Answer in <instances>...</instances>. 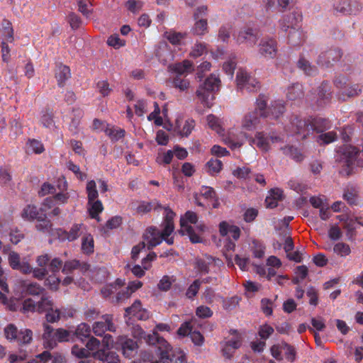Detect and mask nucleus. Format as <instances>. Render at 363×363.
<instances>
[{
  "instance_id": "1",
  "label": "nucleus",
  "mask_w": 363,
  "mask_h": 363,
  "mask_svg": "<svg viewBox=\"0 0 363 363\" xmlns=\"http://www.w3.org/2000/svg\"><path fill=\"white\" fill-rule=\"evenodd\" d=\"M207 227L202 222L199 220L196 213L188 211L180 218L179 233L182 235H186L193 243L201 242L202 236L206 230Z\"/></svg>"
},
{
  "instance_id": "2",
  "label": "nucleus",
  "mask_w": 363,
  "mask_h": 363,
  "mask_svg": "<svg viewBox=\"0 0 363 363\" xmlns=\"http://www.w3.org/2000/svg\"><path fill=\"white\" fill-rule=\"evenodd\" d=\"M330 126V121L325 118H316L309 125L306 121L300 120L296 116L290 122L286 130H289L292 135H301L302 138H305L311 129L315 130L317 132H322L328 129Z\"/></svg>"
},
{
  "instance_id": "3",
  "label": "nucleus",
  "mask_w": 363,
  "mask_h": 363,
  "mask_svg": "<svg viewBox=\"0 0 363 363\" xmlns=\"http://www.w3.org/2000/svg\"><path fill=\"white\" fill-rule=\"evenodd\" d=\"M220 79L216 74H211L206 79L204 82L201 84L197 91L196 96L199 100L206 106L210 107L214 99V92L218 90L220 86Z\"/></svg>"
},
{
  "instance_id": "4",
  "label": "nucleus",
  "mask_w": 363,
  "mask_h": 363,
  "mask_svg": "<svg viewBox=\"0 0 363 363\" xmlns=\"http://www.w3.org/2000/svg\"><path fill=\"white\" fill-rule=\"evenodd\" d=\"M139 331H134L135 337L144 338L149 345H157L160 352V360L162 363H169L171 360L169 355H166L169 349V343L162 337L158 336L157 331L154 330L152 334L146 335L145 333L140 328Z\"/></svg>"
},
{
  "instance_id": "5",
  "label": "nucleus",
  "mask_w": 363,
  "mask_h": 363,
  "mask_svg": "<svg viewBox=\"0 0 363 363\" xmlns=\"http://www.w3.org/2000/svg\"><path fill=\"white\" fill-rule=\"evenodd\" d=\"M44 333L43 338L44 346L46 348L55 347L57 342H67L69 340V332L63 328L54 330L50 325L45 323L43 325Z\"/></svg>"
},
{
  "instance_id": "6",
  "label": "nucleus",
  "mask_w": 363,
  "mask_h": 363,
  "mask_svg": "<svg viewBox=\"0 0 363 363\" xmlns=\"http://www.w3.org/2000/svg\"><path fill=\"white\" fill-rule=\"evenodd\" d=\"M250 142L260 150L268 152L272 146L282 144L284 138L275 133L267 135L263 132H257L254 138H250Z\"/></svg>"
},
{
  "instance_id": "7",
  "label": "nucleus",
  "mask_w": 363,
  "mask_h": 363,
  "mask_svg": "<svg viewBox=\"0 0 363 363\" xmlns=\"http://www.w3.org/2000/svg\"><path fill=\"white\" fill-rule=\"evenodd\" d=\"M258 38L257 31L249 27L241 28L234 35V39L236 40V43L239 45H244L247 48L254 47Z\"/></svg>"
},
{
  "instance_id": "8",
  "label": "nucleus",
  "mask_w": 363,
  "mask_h": 363,
  "mask_svg": "<svg viewBox=\"0 0 363 363\" xmlns=\"http://www.w3.org/2000/svg\"><path fill=\"white\" fill-rule=\"evenodd\" d=\"M238 87L240 89H246L248 91H256L259 88L258 81L250 76L245 70L238 69L236 75Z\"/></svg>"
},
{
  "instance_id": "9",
  "label": "nucleus",
  "mask_w": 363,
  "mask_h": 363,
  "mask_svg": "<svg viewBox=\"0 0 363 363\" xmlns=\"http://www.w3.org/2000/svg\"><path fill=\"white\" fill-rule=\"evenodd\" d=\"M113 317L111 314L101 316V320L96 321L92 325V331L95 335L102 337L106 331L115 332L116 326L113 323Z\"/></svg>"
},
{
  "instance_id": "10",
  "label": "nucleus",
  "mask_w": 363,
  "mask_h": 363,
  "mask_svg": "<svg viewBox=\"0 0 363 363\" xmlns=\"http://www.w3.org/2000/svg\"><path fill=\"white\" fill-rule=\"evenodd\" d=\"M333 7L337 12L346 14H357L362 9V5L357 1L333 0Z\"/></svg>"
},
{
  "instance_id": "11",
  "label": "nucleus",
  "mask_w": 363,
  "mask_h": 363,
  "mask_svg": "<svg viewBox=\"0 0 363 363\" xmlns=\"http://www.w3.org/2000/svg\"><path fill=\"white\" fill-rule=\"evenodd\" d=\"M10 267L16 270L21 271L23 274H28L30 271V264L28 260L21 259L20 255L16 252H10L8 257Z\"/></svg>"
},
{
  "instance_id": "12",
  "label": "nucleus",
  "mask_w": 363,
  "mask_h": 363,
  "mask_svg": "<svg viewBox=\"0 0 363 363\" xmlns=\"http://www.w3.org/2000/svg\"><path fill=\"white\" fill-rule=\"evenodd\" d=\"M84 229L85 227L82 223H75L72 225L69 231L59 229L57 231V234L61 241H73L83 233Z\"/></svg>"
},
{
  "instance_id": "13",
  "label": "nucleus",
  "mask_w": 363,
  "mask_h": 363,
  "mask_svg": "<svg viewBox=\"0 0 363 363\" xmlns=\"http://www.w3.org/2000/svg\"><path fill=\"white\" fill-rule=\"evenodd\" d=\"M242 345V340L240 335L233 336L231 338L226 340L223 343L222 353L227 358L230 359L235 350Z\"/></svg>"
},
{
  "instance_id": "14",
  "label": "nucleus",
  "mask_w": 363,
  "mask_h": 363,
  "mask_svg": "<svg viewBox=\"0 0 363 363\" xmlns=\"http://www.w3.org/2000/svg\"><path fill=\"white\" fill-rule=\"evenodd\" d=\"M259 52L265 57H275L277 52L276 41L272 38L262 39L259 44Z\"/></svg>"
},
{
  "instance_id": "15",
  "label": "nucleus",
  "mask_w": 363,
  "mask_h": 363,
  "mask_svg": "<svg viewBox=\"0 0 363 363\" xmlns=\"http://www.w3.org/2000/svg\"><path fill=\"white\" fill-rule=\"evenodd\" d=\"M163 230L162 233L155 227L148 228L144 233L143 238L147 244L148 250L160 245L162 242Z\"/></svg>"
},
{
  "instance_id": "16",
  "label": "nucleus",
  "mask_w": 363,
  "mask_h": 363,
  "mask_svg": "<svg viewBox=\"0 0 363 363\" xmlns=\"http://www.w3.org/2000/svg\"><path fill=\"white\" fill-rule=\"evenodd\" d=\"M221 261L215 259L211 256H206L203 259H197L196 262V268L201 274H207L211 269L216 268L220 264Z\"/></svg>"
},
{
  "instance_id": "17",
  "label": "nucleus",
  "mask_w": 363,
  "mask_h": 363,
  "mask_svg": "<svg viewBox=\"0 0 363 363\" xmlns=\"http://www.w3.org/2000/svg\"><path fill=\"white\" fill-rule=\"evenodd\" d=\"M120 344L121 345L123 354L128 358L134 357L137 353L138 345L136 342L131 339H128L126 337L120 336L116 345Z\"/></svg>"
},
{
  "instance_id": "18",
  "label": "nucleus",
  "mask_w": 363,
  "mask_h": 363,
  "mask_svg": "<svg viewBox=\"0 0 363 363\" xmlns=\"http://www.w3.org/2000/svg\"><path fill=\"white\" fill-rule=\"evenodd\" d=\"M342 53L338 49H330L324 52H322L318 59V62L325 67H328L333 62H335L340 59Z\"/></svg>"
},
{
  "instance_id": "19",
  "label": "nucleus",
  "mask_w": 363,
  "mask_h": 363,
  "mask_svg": "<svg viewBox=\"0 0 363 363\" xmlns=\"http://www.w3.org/2000/svg\"><path fill=\"white\" fill-rule=\"evenodd\" d=\"M247 138V135L243 131H241L238 135L234 131H230L228 136L224 138V142L231 149H235L240 147L243 145L245 140Z\"/></svg>"
},
{
  "instance_id": "20",
  "label": "nucleus",
  "mask_w": 363,
  "mask_h": 363,
  "mask_svg": "<svg viewBox=\"0 0 363 363\" xmlns=\"http://www.w3.org/2000/svg\"><path fill=\"white\" fill-rule=\"evenodd\" d=\"M259 124V118L256 111L246 114L241 122V128L243 131H252L257 128Z\"/></svg>"
},
{
  "instance_id": "21",
  "label": "nucleus",
  "mask_w": 363,
  "mask_h": 363,
  "mask_svg": "<svg viewBox=\"0 0 363 363\" xmlns=\"http://www.w3.org/2000/svg\"><path fill=\"white\" fill-rule=\"evenodd\" d=\"M219 233L222 236L229 235L235 240H238L240 236V229L239 227L231 225L226 221H223L219 224Z\"/></svg>"
},
{
  "instance_id": "22",
  "label": "nucleus",
  "mask_w": 363,
  "mask_h": 363,
  "mask_svg": "<svg viewBox=\"0 0 363 363\" xmlns=\"http://www.w3.org/2000/svg\"><path fill=\"white\" fill-rule=\"evenodd\" d=\"M164 220L163 222V236H169L174 230V218L175 213L169 208H164Z\"/></svg>"
},
{
  "instance_id": "23",
  "label": "nucleus",
  "mask_w": 363,
  "mask_h": 363,
  "mask_svg": "<svg viewBox=\"0 0 363 363\" xmlns=\"http://www.w3.org/2000/svg\"><path fill=\"white\" fill-rule=\"evenodd\" d=\"M156 257V254L155 252L150 253L147 255L146 257L143 259L142 264L143 267L140 265H135L132 268V272L133 274L138 277H142L145 275V270H147L150 267V262L152 260H154Z\"/></svg>"
},
{
  "instance_id": "24",
  "label": "nucleus",
  "mask_w": 363,
  "mask_h": 363,
  "mask_svg": "<svg viewBox=\"0 0 363 363\" xmlns=\"http://www.w3.org/2000/svg\"><path fill=\"white\" fill-rule=\"evenodd\" d=\"M58 187L61 190L60 192L56 193L53 196L55 200L60 204H65L70 198V192L67 191V183L65 180L61 179L58 181Z\"/></svg>"
},
{
  "instance_id": "25",
  "label": "nucleus",
  "mask_w": 363,
  "mask_h": 363,
  "mask_svg": "<svg viewBox=\"0 0 363 363\" xmlns=\"http://www.w3.org/2000/svg\"><path fill=\"white\" fill-rule=\"evenodd\" d=\"M282 198L283 191L281 189L278 188L271 189L265 199L266 206L270 208H275Z\"/></svg>"
},
{
  "instance_id": "26",
  "label": "nucleus",
  "mask_w": 363,
  "mask_h": 363,
  "mask_svg": "<svg viewBox=\"0 0 363 363\" xmlns=\"http://www.w3.org/2000/svg\"><path fill=\"white\" fill-rule=\"evenodd\" d=\"M72 316L73 312L72 311H68L67 313H63L60 309H54L53 307H52V309L47 311L46 320L50 323H55L61 318H67Z\"/></svg>"
},
{
  "instance_id": "27",
  "label": "nucleus",
  "mask_w": 363,
  "mask_h": 363,
  "mask_svg": "<svg viewBox=\"0 0 363 363\" xmlns=\"http://www.w3.org/2000/svg\"><path fill=\"white\" fill-rule=\"evenodd\" d=\"M299 21V16L296 13H290L285 16L280 22L281 28L284 31L296 28L295 26Z\"/></svg>"
},
{
  "instance_id": "28",
  "label": "nucleus",
  "mask_w": 363,
  "mask_h": 363,
  "mask_svg": "<svg viewBox=\"0 0 363 363\" xmlns=\"http://www.w3.org/2000/svg\"><path fill=\"white\" fill-rule=\"evenodd\" d=\"M71 77L70 69L69 67L60 65L55 70V77L60 86H63L65 82Z\"/></svg>"
},
{
  "instance_id": "29",
  "label": "nucleus",
  "mask_w": 363,
  "mask_h": 363,
  "mask_svg": "<svg viewBox=\"0 0 363 363\" xmlns=\"http://www.w3.org/2000/svg\"><path fill=\"white\" fill-rule=\"evenodd\" d=\"M169 68L175 73L182 75L190 73L193 71L192 62L189 60H184L182 62L170 65Z\"/></svg>"
},
{
  "instance_id": "30",
  "label": "nucleus",
  "mask_w": 363,
  "mask_h": 363,
  "mask_svg": "<svg viewBox=\"0 0 363 363\" xmlns=\"http://www.w3.org/2000/svg\"><path fill=\"white\" fill-rule=\"evenodd\" d=\"M143 283L140 281H133L129 282L125 291L123 292H119L117 295V301H123L130 296L136 290L142 287Z\"/></svg>"
},
{
  "instance_id": "31",
  "label": "nucleus",
  "mask_w": 363,
  "mask_h": 363,
  "mask_svg": "<svg viewBox=\"0 0 363 363\" xmlns=\"http://www.w3.org/2000/svg\"><path fill=\"white\" fill-rule=\"evenodd\" d=\"M87 208L91 218L99 220V215L104 210V206L98 199L92 201H88Z\"/></svg>"
},
{
  "instance_id": "32",
  "label": "nucleus",
  "mask_w": 363,
  "mask_h": 363,
  "mask_svg": "<svg viewBox=\"0 0 363 363\" xmlns=\"http://www.w3.org/2000/svg\"><path fill=\"white\" fill-rule=\"evenodd\" d=\"M285 111V107L284 104V101L281 100H276L272 102L270 106L269 107V112L270 116L268 118H277Z\"/></svg>"
},
{
  "instance_id": "33",
  "label": "nucleus",
  "mask_w": 363,
  "mask_h": 363,
  "mask_svg": "<svg viewBox=\"0 0 363 363\" xmlns=\"http://www.w3.org/2000/svg\"><path fill=\"white\" fill-rule=\"evenodd\" d=\"M94 357L106 363H120L118 355L113 352L99 350L94 354Z\"/></svg>"
},
{
  "instance_id": "34",
  "label": "nucleus",
  "mask_w": 363,
  "mask_h": 363,
  "mask_svg": "<svg viewBox=\"0 0 363 363\" xmlns=\"http://www.w3.org/2000/svg\"><path fill=\"white\" fill-rule=\"evenodd\" d=\"M305 40V34L303 30L293 28L289 33V42L294 46L301 45Z\"/></svg>"
},
{
  "instance_id": "35",
  "label": "nucleus",
  "mask_w": 363,
  "mask_h": 363,
  "mask_svg": "<svg viewBox=\"0 0 363 363\" xmlns=\"http://www.w3.org/2000/svg\"><path fill=\"white\" fill-rule=\"evenodd\" d=\"M21 217L26 220H33L35 219H40L41 214L40 215L37 208L33 205L26 206L21 212Z\"/></svg>"
},
{
  "instance_id": "36",
  "label": "nucleus",
  "mask_w": 363,
  "mask_h": 363,
  "mask_svg": "<svg viewBox=\"0 0 363 363\" xmlns=\"http://www.w3.org/2000/svg\"><path fill=\"white\" fill-rule=\"evenodd\" d=\"M267 98L263 94H260L256 101V112L259 111V116L264 118H268L270 116L269 107L267 108Z\"/></svg>"
},
{
  "instance_id": "37",
  "label": "nucleus",
  "mask_w": 363,
  "mask_h": 363,
  "mask_svg": "<svg viewBox=\"0 0 363 363\" xmlns=\"http://www.w3.org/2000/svg\"><path fill=\"white\" fill-rule=\"evenodd\" d=\"M194 125L195 122L192 119L186 120L182 127H181L180 121L179 120H177L176 121V127L182 136H188L191 133Z\"/></svg>"
},
{
  "instance_id": "38",
  "label": "nucleus",
  "mask_w": 363,
  "mask_h": 363,
  "mask_svg": "<svg viewBox=\"0 0 363 363\" xmlns=\"http://www.w3.org/2000/svg\"><path fill=\"white\" fill-rule=\"evenodd\" d=\"M78 11L86 18L93 13L92 2L90 0H77Z\"/></svg>"
},
{
  "instance_id": "39",
  "label": "nucleus",
  "mask_w": 363,
  "mask_h": 363,
  "mask_svg": "<svg viewBox=\"0 0 363 363\" xmlns=\"http://www.w3.org/2000/svg\"><path fill=\"white\" fill-rule=\"evenodd\" d=\"M280 150H282L283 153L291 157L293 160L296 161H301L303 158V155L302 153L296 147H294L293 146L286 145L284 147L279 146Z\"/></svg>"
},
{
  "instance_id": "40",
  "label": "nucleus",
  "mask_w": 363,
  "mask_h": 363,
  "mask_svg": "<svg viewBox=\"0 0 363 363\" xmlns=\"http://www.w3.org/2000/svg\"><path fill=\"white\" fill-rule=\"evenodd\" d=\"M206 122L208 126L217 133L221 134L223 132L221 121L214 115H208Z\"/></svg>"
},
{
  "instance_id": "41",
  "label": "nucleus",
  "mask_w": 363,
  "mask_h": 363,
  "mask_svg": "<svg viewBox=\"0 0 363 363\" xmlns=\"http://www.w3.org/2000/svg\"><path fill=\"white\" fill-rule=\"evenodd\" d=\"M75 335L78 339L84 342L86 339L91 337L90 326L85 323H80L75 330Z\"/></svg>"
},
{
  "instance_id": "42",
  "label": "nucleus",
  "mask_w": 363,
  "mask_h": 363,
  "mask_svg": "<svg viewBox=\"0 0 363 363\" xmlns=\"http://www.w3.org/2000/svg\"><path fill=\"white\" fill-rule=\"evenodd\" d=\"M164 37L170 43L174 45H180L182 40L186 38V33H178L173 30L165 32Z\"/></svg>"
},
{
  "instance_id": "43",
  "label": "nucleus",
  "mask_w": 363,
  "mask_h": 363,
  "mask_svg": "<svg viewBox=\"0 0 363 363\" xmlns=\"http://www.w3.org/2000/svg\"><path fill=\"white\" fill-rule=\"evenodd\" d=\"M94 238L90 234L84 235L82 240V250L85 254L94 252Z\"/></svg>"
},
{
  "instance_id": "44",
  "label": "nucleus",
  "mask_w": 363,
  "mask_h": 363,
  "mask_svg": "<svg viewBox=\"0 0 363 363\" xmlns=\"http://www.w3.org/2000/svg\"><path fill=\"white\" fill-rule=\"evenodd\" d=\"M33 340V333L29 329H23L18 331L17 338L15 340L20 345L29 344Z\"/></svg>"
},
{
  "instance_id": "45",
  "label": "nucleus",
  "mask_w": 363,
  "mask_h": 363,
  "mask_svg": "<svg viewBox=\"0 0 363 363\" xmlns=\"http://www.w3.org/2000/svg\"><path fill=\"white\" fill-rule=\"evenodd\" d=\"M88 267L89 266L86 264L84 263L81 264L78 260L74 259L65 263L62 268V272L68 274L77 268H82V269L86 270L88 269Z\"/></svg>"
},
{
  "instance_id": "46",
  "label": "nucleus",
  "mask_w": 363,
  "mask_h": 363,
  "mask_svg": "<svg viewBox=\"0 0 363 363\" xmlns=\"http://www.w3.org/2000/svg\"><path fill=\"white\" fill-rule=\"evenodd\" d=\"M333 252L340 257H345L351 253V248L348 244L337 242L333 246Z\"/></svg>"
},
{
  "instance_id": "47",
  "label": "nucleus",
  "mask_w": 363,
  "mask_h": 363,
  "mask_svg": "<svg viewBox=\"0 0 363 363\" xmlns=\"http://www.w3.org/2000/svg\"><path fill=\"white\" fill-rule=\"evenodd\" d=\"M250 250L255 258H262L265 253V247L264 245L257 241L253 240L250 245Z\"/></svg>"
},
{
  "instance_id": "48",
  "label": "nucleus",
  "mask_w": 363,
  "mask_h": 363,
  "mask_svg": "<svg viewBox=\"0 0 363 363\" xmlns=\"http://www.w3.org/2000/svg\"><path fill=\"white\" fill-rule=\"evenodd\" d=\"M166 355H169L171 360L169 363L173 360L175 361L176 363H186V354L184 351L178 349L177 350L172 351V347L169 346V349Z\"/></svg>"
},
{
  "instance_id": "49",
  "label": "nucleus",
  "mask_w": 363,
  "mask_h": 363,
  "mask_svg": "<svg viewBox=\"0 0 363 363\" xmlns=\"http://www.w3.org/2000/svg\"><path fill=\"white\" fill-rule=\"evenodd\" d=\"M86 192L88 201H92L98 199L99 192L96 189V183L94 180H89L86 185Z\"/></svg>"
},
{
  "instance_id": "50",
  "label": "nucleus",
  "mask_w": 363,
  "mask_h": 363,
  "mask_svg": "<svg viewBox=\"0 0 363 363\" xmlns=\"http://www.w3.org/2000/svg\"><path fill=\"white\" fill-rule=\"evenodd\" d=\"M222 162L218 159H211L206 163L207 172L211 174L214 175L220 172L222 169Z\"/></svg>"
},
{
  "instance_id": "51",
  "label": "nucleus",
  "mask_w": 363,
  "mask_h": 363,
  "mask_svg": "<svg viewBox=\"0 0 363 363\" xmlns=\"http://www.w3.org/2000/svg\"><path fill=\"white\" fill-rule=\"evenodd\" d=\"M194 33L198 35H203L208 33V23L206 19H196Z\"/></svg>"
},
{
  "instance_id": "52",
  "label": "nucleus",
  "mask_w": 363,
  "mask_h": 363,
  "mask_svg": "<svg viewBox=\"0 0 363 363\" xmlns=\"http://www.w3.org/2000/svg\"><path fill=\"white\" fill-rule=\"evenodd\" d=\"M53 301L50 297L43 296L40 301L38 302V312H47L50 309H52V307H53Z\"/></svg>"
},
{
  "instance_id": "53",
  "label": "nucleus",
  "mask_w": 363,
  "mask_h": 363,
  "mask_svg": "<svg viewBox=\"0 0 363 363\" xmlns=\"http://www.w3.org/2000/svg\"><path fill=\"white\" fill-rule=\"evenodd\" d=\"M337 138V133L335 131H329L320 134L317 138V142L320 145H327L336 140Z\"/></svg>"
},
{
  "instance_id": "54",
  "label": "nucleus",
  "mask_w": 363,
  "mask_h": 363,
  "mask_svg": "<svg viewBox=\"0 0 363 363\" xmlns=\"http://www.w3.org/2000/svg\"><path fill=\"white\" fill-rule=\"evenodd\" d=\"M207 52V46L204 43L197 42L191 48L189 55L191 57L196 58L201 57Z\"/></svg>"
},
{
  "instance_id": "55",
  "label": "nucleus",
  "mask_w": 363,
  "mask_h": 363,
  "mask_svg": "<svg viewBox=\"0 0 363 363\" xmlns=\"http://www.w3.org/2000/svg\"><path fill=\"white\" fill-rule=\"evenodd\" d=\"M123 281L121 279H117L114 284L106 285L101 289V293L104 297H108L112 294L116 292L118 287L123 285Z\"/></svg>"
},
{
  "instance_id": "56",
  "label": "nucleus",
  "mask_w": 363,
  "mask_h": 363,
  "mask_svg": "<svg viewBox=\"0 0 363 363\" xmlns=\"http://www.w3.org/2000/svg\"><path fill=\"white\" fill-rule=\"evenodd\" d=\"M298 67L307 75H313L316 73V68L305 59H300L298 60Z\"/></svg>"
},
{
  "instance_id": "57",
  "label": "nucleus",
  "mask_w": 363,
  "mask_h": 363,
  "mask_svg": "<svg viewBox=\"0 0 363 363\" xmlns=\"http://www.w3.org/2000/svg\"><path fill=\"white\" fill-rule=\"evenodd\" d=\"M174 281L175 278L174 276L164 275L162 277L157 284L158 289L162 291H167L170 289Z\"/></svg>"
},
{
  "instance_id": "58",
  "label": "nucleus",
  "mask_w": 363,
  "mask_h": 363,
  "mask_svg": "<svg viewBox=\"0 0 363 363\" xmlns=\"http://www.w3.org/2000/svg\"><path fill=\"white\" fill-rule=\"evenodd\" d=\"M18 330L13 324H9L4 328L5 337L10 342H13L17 338Z\"/></svg>"
},
{
  "instance_id": "59",
  "label": "nucleus",
  "mask_w": 363,
  "mask_h": 363,
  "mask_svg": "<svg viewBox=\"0 0 363 363\" xmlns=\"http://www.w3.org/2000/svg\"><path fill=\"white\" fill-rule=\"evenodd\" d=\"M109 46L118 49L125 45V41L120 38L118 34L111 35L107 40Z\"/></svg>"
},
{
  "instance_id": "60",
  "label": "nucleus",
  "mask_w": 363,
  "mask_h": 363,
  "mask_svg": "<svg viewBox=\"0 0 363 363\" xmlns=\"http://www.w3.org/2000/svg\"><path fill=\"white\" fill-rule=\"evenodd\" d=\"M25 288L26 293L32 296H38L44 291V289L37 283L28 284Z\"/></svg>"
},
{
  "instance_id": "61",
  "label": "nucleus",
  "mask_w": 363,
  "mask_h": 363,
  "mask_svg": "<svg viewBox=\"0 0 363 363\" xmlns=\"http://www.w3.org/2000/svg\"><path fill=\"white\" fill-rule=\"evenodd\" d=\"M45 213H41V218L38 219V223L36 225V228L43 232H50L52 224L50 220L45 219Z\"/></svg>"
},
{
  "instance_id": "62",
  "label": "nucleus",
  "mask_w": 363,
  "mask_h": 363,
  "mask_svg": "<svg viewBox=\"0 0 363 363\" xmlns=\"http://www.w3.org/2000/svg\"><path fill=\"white\" fill-rule=\"evenodd\" d=\"M22 311L23 313L38 312V302L31 298L26 299L23 303Z\"/></svg>"
},
{
  "instance_id": "63",
  "label": "nucleus",
  "mask_w": 363,
  "mask_h": 363,
  "mask_svg": "<svg viewBox=\"0 0 363 363\" xmlns=\"http://www.w3.org/2000/svg\"><path fill=\"white\" fill-rule=\"evenodd\" d=\"M60 280L55 275L48 276L45 281V285L48 286L52 291H57L60 284Z\"/></svg>"
},
{
  "instance_id": "64",
  "label": "nucleus",
  "mask_w": 363,
  "mask_h": 363,
  "mask_svg": "<svg viewBox=\"0 0 363 363\" xmlns=\"http://www.w3.org/2000/svg\"><path fill=\"white\" fill-rule=\"evenodd\" d=\"M143 3L141 1L128 0L125 2V7L133 13L139 12L142 9Z\"/></svg>"
}]
</instances>
